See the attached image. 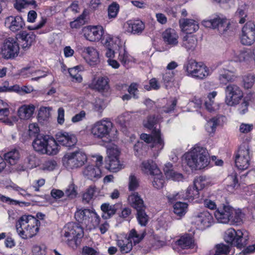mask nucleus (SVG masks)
I'll list each match as a JSON object with an SVG mask.
<instances>
[{"mask_svg": "<svg viewBox=\"0 0 255 255\" xmlns=\"http://www.w3.org/2000/svg\"><path fill=\"white\" fill-rule=\"evenodd\" d=\"M40 222L30 215H23L16 221L15 228L18 235L23 239H30L39 231Z\"/></svg>", "mask_w": 255, "mask_h": 255, "instance_id": "obj_1", "label": "nucleus"}, {"mask_svg": "<svg viewBox=\"0 0 255 255\" xmlns=\"http://www.w3.org/2000/svg\"><path fill=\"white\" fill-rule=\"evenodd\" d=\"M183 156L186 163L192 170L204 168L210 162L208 152L203 147H194Z\"/></svg>", "mask_w": 255, "mask_h": 255, "instance_id": "obj_2", "label": "nucleus"}, {"mask_svg": "<svg viewBox=\"0 0 255 255\" xmlns=\"http://www.w3.org/2000/svg\"><path fill=\"white\" fill-rule=\"evenodd\" d=\"M32 146L36 152L42 154L56 155L59 150V145L53 137L42 134L36 135Z\"/></svg>", "mask_w": 255, "mask_h": 255, "instance_id": "obj_3", "label": "nucleus"}, {"mask_svg": "<svg viewBox=\"0 0 255 255\" xmlns=\"http://www.w3.org/2000/svg\"><path fill=\"white\" fill-rule=\"evenodd\" d=\"M214 216L218 222L227 224H240L242 222V212L241 210H235L229 205L223 204L214 212Z\"/></svg>", "mask_w": 255, "mask_h": 255, "instance_id": "obj_4", "label": "nucleus"}, {"mask_svg": "<svg viewBox=\"0 0 255 255\" xmlns=\"http://www.w3.org/2000/svg\"><path fill=\"white\" fill-rule=\"evenodd\" d=\"M84 228L75 222H69L64 227L63 237L67 239L68 246L72 248H77L84 237Z\"/></svg>", "mask_w": 255, "mask_h": 255, "instance_id": "obj_5", "label": "nucleus"}, {"mask_svg": "<svg viewBox=\"0 0 255 255\" xmlns=\"http://www.w3.org/2000/svg\"><path fill=\"white\" fill-rule=\"evenodd\" d=\"M75 218L89 229H95L100 223L101 218L95 211L88 209H80L75 213Z\"/></svg>", "mask_w": 255, "mask_h": 255, "instance_id": "obj_6", "label": "nucleus"}, {"mask_svg": "<svg viewBox=\"0 0 255 255\" xmlns=\"http://www.w3.org/2000/svg\"><path fill=\"white\" fill-rule=\"evenodd\" d=\"M141 169L144 173L154 176L152 182L154 187L159 189L164 186V178L153 160L148 159L143 161L141 165Z\"/></svg>", "mask_w": 255, "mask_h": 255, "instance_id": "obj_7", "label": "nucleus"}, {"mask_svg": "<svg viewBox=\"0 0 255 255\" xmlns=\"http://www.w3.org/2000/svg\"><path fill=\"white\" fill-rule=\"evenodd\" d=\"M224 240L231 246L242 249L248 244L249 237L248 236H245L241 230H236L231 228L225 232Z\"/></svg>", "mask_w": 255, "mask_h": 255, "instance_id": "obj_8", "label": "nucleus"}, {"mask_svg": "<svg viewBox=\"0 0 255 255\" xmlns=\"http://www.w3.org/2000/svg\"><path fill=\"white\" fill-rule=\"evenodd\" d=\"M87 161V155L80 150L67 153L62 158L63 165L71 169L82 166Z\"/></svg>", "mask_w": 255, "mask_h": 255, "instance_id": "obj_9", "label": "nucleus"}, {"mask_svg": "<svg viewBox=\"0 0 255 255\" xmlns=\"http://www.w3.org/2000/svg\"><path fill=\"white\" fill-rule=\"evenodd\" d=\"M112 123L110 121L102 120L97 122L92 127L91 133L98 139L105 138L107 142H110L112 139L110 135L112 128Z\"/></svg>", "mask_w": 255, "mask_h": 255, "instance_id": "obj_10", "label": "nucleus"}, {"mask_svg": "<svg viewBox=\"0 0 255 255\" xmlns=\"http://www.w3.org/2000/svg\"><path fill=\"white\" fill-rule=\"evenodd\" d=\"M19 52V45L17 39L12 37L6 38L1 47L0 54L6 59H13Z\"/></svg>", "mask_w": 255, "mask_h": 255, "instance_id": "obj_11", "label": "nucleus"}, {"mask_svg": "<svg viewBox=\"0 0 255 255\" xmlns=\"http://www.w3.org/2000/svg\"><path fill=\"white\" fill-rule=\"evenodd\" d=\"M169 203H173L177 200H188L193 201L199 197V190L194 185L189 186L184 194L180 192L176 194H169L166 196Z\"/></svg>", "mask_w": 255, "mask_h": 255, "instance_id": "obj_12", "label": "nucleus"}, {"mask_svg": "<svg viewBox=\"0 0 255 255\" xmlns=\"http://www.w3.org/2000/svg\"><path fill=\"white\" fill-rule=\"evenodd\" d=\"M225 102L228 106H234L239 104L243 98V92L236 85L229 84L225 89Z\"/></svg>", "mask_w": 255, "mask_h": 255, "instance_id": "obj_13", "label": "nucleus"}, {"mask_svg": "<svg viewBox=\"0 0 255 255\" xmlns=\"http://www.w3.org/2000/svg\"><path fill=\"white\" fill-rule=\"evenodd\" d=\"M108 156L105 159V167L111 172H117L122 168L119 157L120 151L117 148H111L107 150Z\"/></svg>", "mask_w": 255, "mask_h": 255, "instance_id": "obj_14", "label": "nucleus"}, {"mask_svg": "<svg viewBox=\"0 0 255 255\" xmlns=\"http://www.w3.org/2000/svg\"><path fill=\"white\" fill-rule=\"evenodd\" d=\"M240 38L244 45L250 46L255 42V24L253 21H249L244 25Z\"/></svg>", "mask_w": 255, "mask_h": 255, "instance_id": "obj_15", "label": "nucleus"}, {"mask_svg": "<svg viewBox=\"0 0 255 255\" xmlns=\"http://www.w3.org/2000/svg\"><path fill=\"white\" fill-rule=\"evenodd\" d=\"M250 149L248 146L241 145L236 155L235 165L240 170L247 169L250 164Z\"/></svg>", "mask_w": 255, "mask_h": 255, "instance_id": "obj_16", "label": "nucleus"}, {"mask_svg": "<svg viewBox=\"0 0 255 255\" xmlns=\"http://www.w3.org/2000/svg\"><path fill=\"white\" fill-rule=\"evenodd\" d=\"M110 80L107 76H100L98 78H94L88 84V88L91 90L104 95L108 93L110 89Z\"/></svg>", "mask_w": 255, "mask_h": 255, "instance_id": "obj_17", "label": "nucleus"}, {"mask_svg": "<svg viewBox=\"0 0 255 255\" xmlns=\"http://www.w3.org/2000/svg\"><path fill=\"white\" fill-rule=\"evenodd\" d=\"M140 139L147 143H152V147L157 146L160 150L164 145L163 139L161 138L160 129H154L151 131V134L143 133L140 135Z\"/></svg>", "mask_w": 255, "mask_h": 255, "instance_id": "obj_18", "label": "nucleus"}, {"mask_svg": "<svg viewBox=\"0 0 255 255\" xmlns=\"http://www.w3.org/2000/svg\"><path fill=\"white\" fill-rule=\"evenodd\" d=\"M85 38L91 42H97L102 39L104 34V28L101 25H88L83 29Z\"/></svg>", "mask_w": 255, "mask_h": 255, "instance_id": "obj_19", "label": "nucleus"}, {"mask_svg": "<svg viewBox=\"0 0 255 255\" xmlns=\"http://www.w3.org/2000/svg\"><path fill=\"white\" fill-rule=\"evenodd\" d=\"M203 25L209 28L217 29L220 34H224L230 27V22L226 18L217 17L210 20H204Z\"/></svg>", "mask_w": 255, "mask_h": 255, "instance_id": "obj_20", "label": "nucleus"}, {"mask_svg": "<svg viewBox=\"0 0 255 255\" xmlns=\"http://www.w3.org/2000/svg\"><path fill=\"white\" fill-rule=\"evenodd\" d=\"M55 136L57 144L66 147H72L77 142V137L74 134L67 132H58Z\"/></svg>", "mask_w": 255, "mask_h": 255, "instance_id": "obj_21", "label": "nucleus"}, {"mask_svg": "<svg viewBox=\"0 0 255 255\" xmlns=\"http://www.w3.org/2000/svg\"><path fill=\"white\" fill-rule=\"evenodd\" d=\"M213 222L212 214L207 211L200 213L195 218V224L198 229L204 230L211 226Z\"/></svg>", "mask_w": 255, "mask_h": 255, "instance_id": "obj_22", "label": "nucleus"}, {"mask_svg": "<svg viewBox=\"0 0 255 255\" xmlns=\"http://www.w3.org/2000/svg\"><path fill=\"white\" fill-rule=\"evenodd\" d=\"M175 245L182 250L193 249L196 244L194 237L190 234L185 233L180 236L175 242Z\"/></svg>", "mask_w": 255, "mask_h": 255, "instance_id": "obj_23", "label": "nucleus"}, {"mask_svg": "<svg viewBox=\"0 0 255 255\" xmlns=\"http://www.w3.org/2000/svg\"><path fill=\"white\" fill-rule=\"evenodd\" d=\"M5 26L8 27L12 32H17L21 30L25 25L24 21L21 16H9L5 19Z\"/></svg>", "mask_w": 255, "mask_h": 255, "instance_id": "obj_24", "label": "nucleus"}, {"mask_svg": "<svg viewBox=\"0 0 255 255\" xmlns=\"http://www.w3.org/2000/svg\"><path fill=\"white\" fill-rule=\"evenodd\" d=\"M83 174L85 177L87 179L96 181L101 178L102 171L99 166L94 165H88L84 169Z\"/></svg>", "mask_w": 255, "mask_h": 255, "instance_id": "obj_25", "label": "nucleus"}, {"mask_svg": "<svg viewBox=\"0 0 255 255\" xmlns=\"http://www.w3.org/2000/svg\"><path fill=\"white\" fill-rule=\"evenodd\" d=\"M162 36L166 44L172 46H175L178 44V34L174 29L171 28L166 29L163 32Z\"/></svg>", "mask_w": 255, "mask_h": 255, "instance_id": "obj_26", "label": "nucleus"}, {"mask_svg": "<svg viewBox=\"0 0 255 255\" xmlns=\"http://www.w3.org/2000/svg\"><path fill=\"white\" fill-rule=\"evenodd\" d=\"M198 44V39L195 35L186 34L182 39L181 45L188 52L194 51Z\"/></svg>", "mask_w": 255, "mask_h": 255, "instance_id": "obj_27", "label": "nucleus"}, {"mask_svg": "<svg viewBox=\"0 0 255 255\" xmlns=\"http://www.w3.org/2000/svg\"><path fill=\"white\" fill-rule=\"evenodd\" d=\"M19 38L21 40L22 49L25 50L29 48L35 42L36 35L32 32L22 31L19 34Z\"/></svg>", "mask_w": 255, "mask_h": 255, "instance_id": "obj_28", "label": "nucleus"}, {"mask_svg": "<svg viewBox=\"0 0 255 255\" xmlns=\"http://www.w3.org/2000/svg\"><path fill=\"white\" fill-rule=\"evenodd\" d=\"M163 170L166 178L169 179L179 181L183 179L182 174L174 171L172 164L170 162L165 164Z\"/></svg>", "mask_w": 255, "mask_h": 255, "instance_id": "obj_29", "label": "nucleus"}, {"mask_svg": "<svg viewBox=\"0 0 255 255\" xmlns=\"http://www.w3.org/2000/svg\"><path fill=\"white\" fill-rule=\"evenodd\" d=\"M182 30L187 35L191 34L198 30L199 27L197 22L193 19H186L180 23Z\"/></svg>", "mask_w": 255, "mask_h": 255, "instance_id": "obj_30", "label": "nucleus"}, {"mask_svg": "<svg viewBox=\"0 0 255 255\" xmlns=\"http://www.w3.org/2000/svg\"><path fill=\"white\" fill-rule=\"evenodd\" d=\"M128 202L130 206L136 211L145 208L144 202L137 192H133L128 197Z\"/></svg>", "mask_w": 255, "mask_h": 255, "instance_id": "obj_31", "label": "nucleus"}, {"mask_svg": "<svg viewBox=\"0 0 255 255\" xmlns=\"http://www.w3.org/2000/svg\"><path fill=\"white\" fill-rule=\"evenodd\" d=\"M14 7L18 11H21L22 9L28 7L35 10L38 9L35 0H16L14 4Z\"/></svg>", "mask_w": 255, "mask_h": 255, "instance_id": "obj_32", "label": "nucleus"}, {"mask_svg": "<svg viewBox=\"0 0 255 255\" xmlns=\"http://www.w3.org/2000/svg\"><path fill=\"white\" fill-rule=\"evenodd\" d=\"M117 245L122 254L128 253L132 249V243L127 236L122 237L118 239L117 241Z\"/></svg>", "mask_w": 255, "mask_h": 255, "instance_id": "obj_33", "label": "nucleus"}, {"mask_svg": "<svg viewBox=\"0 0 255 255\" xmlns=\"http://www.w3.org/2000/svg\"><path fill=\"white\" fill-rule=\"evenodd\" d=\"M35 111V107L33 105H24L18 110V116L20 119L28 120L30 118Z\"/></svg>", "mask_w": 255, "mask_h": 255, "instance_id": "obj_34", "label": "nucleus"}, {"mask_svg": "<svg viewBox=\"0 0 255 255\" xmlns=\"http://www.w3.org/2000/svg\"><path fill=\"white\" fill-rule=\"evenodd\" d=\"M128 30L133 34H139L144 30V23L140 20L130 21L128 22Z\"/></svg>", "mask_w": 255, "mask_h": 255, "instance_id": "obj_35", "label": "nucleus"}, {"mask_svg": "<svg viewBox=\"0 0 255 255\" xmlns=\"http://www.w3.org/2000/svg\"><path fill=\"white\" fill-rule=\"evenodd\" d=\"M177 200L173 204V212L179 218L183 217L187 211L188 205L187 203L183 202Z\"/></svg>", "mask_w": 255, "mask_h": 255, "instance_id": "obj_36", "label": "nucleus"}, {"mask_svg": "<svg viewBox=\"0 0 255 255\" xmlns=\"http://www.w3.org/2000/svg\"><path fill=\"white\" fill-rule=\"evenodd\" d=\"M101 209L103 212L102 218L104 219L111 218L117 212L115 205H110L109 203H104L101 206Z\"/></svg>", "mask_w": 255, "mask_h": 255, "instance_id": "obj_37", "label": "nucleus"}, {"mask_svg": "<svg viewBox=\"0 0 255 255\" xmlns=\"http://www.w3.org/2000/svg\"><path fill=\"white\" fill-rule=\"evenodd\" d=\"M102 43L107 48L106 56L108 58L114 57L115 55L114 48L116 46V44L114 43L113 38L110 36L107 37L105 39L104 38L102 39Z\"/></svg>", "mask_w": 255, "mask_h": 255, "instance_id": "obj_38", "label": "nucleus"}, {"mask_svg": "<svg viewBox=\"0 0 255 255\" xmlns=\"http://www.w3.org/2000/svg\"><path fill=\"white\" fill-rule=\"evenodd\" d=\"M20 158L19 151L16 149H13L4 153V160L10 165H13L16 164Z\"/></svg>", "mask_w": 255, "mask_h": 255, "instance_id": "obj_39", "label": "nucleus"}, {"mask_svg": "<svg viewBox=\"0 0 255 255\" xmlns=\"http://www.w3.org/2000/svg\"><path fill=\"white\" fill-rule=\"evenodd\" d=\"M219 81L220 84L225 85L235 79L234 73L228 70H221L219 73Z\"/></svg>", "mask_w": 255, "mask_h": 255, "instance_id": "obj_40", "label": "nucleus"}, {"mask_svg": "<svg viewBox=\"0 0 255 255\" xmlns=\"http://www.w3.org/2000/svg\"><path fill=\"white\" fill-rule=\"evenodd\" d=\"M231 251V248L223 243L218 244L215 245L214 250L210 252L211 255H227Z\"/></svg>", "mask_w": 255, "mask_h": 255, "instance_id": "obj_41", "label": "nucleus"}, {"mask_svg": "<svg viewBox=\"0 0 255 255\" xmlns=\"http://www.w3.org/2000/svg\"><path fill=\"white\" fill-rule=\"evenodd\" d=\"M84 51L88 54L91 65H96L99 61V52L96 49L87 47L84 48Z\"/></svg>", "mask_w": 255, "mask_h": 255, "instance_id": "obj_42", "label": "nucleus"}, {"mask_svg": "<svg viewBox=\"0 0 255 255\" xmlns=\"http://www.w3.org/2000/svg\"><path fill=\"white\" fill-rule=\"evenodd\" d=\"M210 184L211 182L209 178H207L206 176L200 175L194 179L193 185L198 188L199 190H201Z\"/></svg>", "mask_w": 255, "mask_h": 255, "instance_id": "obj_43", "label": "nucleus"}, {"mask_svg": "<svg viewBox=\"0 0 255 255\" xmlns=\"http://www.w3.org/2000/svg\"><path fill=\"white\" fill-rule=\"evenodd\" d=\"M158 122V117L156 115L147 116L146 120L143 121V125L144 128L151 131L154 129H157L156 126Z\"/></svg>", "mask_w": 255, "mask_h": 255, "instance_id": "obj_44", "label": "nucleus"}, {"mask_svg": "<svg viewBox=\"0 0 255 255\" xmlns=\"http://www.w3.org/2000/svg\"><path fill=\"white\" fill-rule=\"evenodd\" d=\"M198 64L199 63L195 60L190 59L184 64L183 69L187 72V75L194 77Z\"/></svg>", "mask_w": 255, "mask_h": 255, "instance_id": "obj_45", "label": "nucleus"}, {"mask_svg": "<svg viewBox=\"0 0 255 255\" xmlns=\"http://www.w3.org/2000/svg\"><path fill=\"white\" fill-rule=\"evenodd\" d=\"M195 72L196 74L194 75V78L199 79H203L208 76L209 70L204 64L199 63Z\"/></svg>", "mask_w": 255, "mask_h": 255, "instance_id": "obj_46", "label": "nucleus"}, {"mask_svg": "<svg viewBox=\"0 0 255 255\" xmlns=\"http://www.w3.org/2000/svg\"><path fill=\"white\" fill-rule=\"evenodd\" d=\"M145 232H143L141 234H137L136 231L133 229L131 230L128 235H126L127 237L131 240L133 241L134 244L139 243L145 237Z\"/></svg>", "mask_w": 255, "mask_h": 255, "instance_id": "obj_47", "label": "nucleus"}, {"mask_svg": "<svg viewBox=\"0 0 255 255\" xmlns=\"http://www.w3.org/2000/svg\"><path fill=\"white\" fill-rule=\"evenodd\" d=\"M119 59L123 65L128 63L131 61V56L129 55L125 47L119 46Z\"/></svg>", "mask_w": 255, "mask_h": 255, "instance_id": "obj_48", "label": "nucleus"}, {"mask_svg": "<svg viewBox=\"0 0 255 255\" xmlns=\"http://www.w3.org/2000/svg\"><path fill=\"white\" fill-rule=\"evenodd\" d=\"M145 208H144L136 211V218L138 224L141 226H145L148 221V216L145 213Z\"/></svg>", "mask_w": 255, "mask_h": 255, "instance_id": "obj_49", "label": "nucleus"}, {"mask_svg": "<svg viewBox=\"0 0 255 255\" xmlns=\"http://www.w3.org/2000/svg\"><path fill=\"white\" fill-rule=\"evenodd\" d=\"M120 10V5L117 2H113L108 6V15L109 19L115 18Z\"/></svg>", "mask_w": 255, "mask_h": 255, "instance_id": "obj_50", "label": "nucleus"}, {"mask_svg": "<svg viewBox=\"0 0 255 255\" xmlns=\"http://www.w3.org/2000/svg\"><path fill=\"white\" fill-rule=\"evenodd\" d=\"M95 186H90L82 195V201L84 203H89L95 193Z\"/></svg>", "mask_w": 255, "mask_h": 255, "instance_id": "obj_51", "label": "nucleus"}, {"mask_svg": "<svg viewBox=\"0 0 255 255\" xmlns=\"http://www.w3.org/2000/svg\"><path fill=\"white\" fill-rule=\"evenodd\" d=\"M219 120L217 117H213L210 119L206 125V129L209 132L214 133L217 128V126L219 125Z\"/></svg>", "mask_w": 255, "mask_h": 255, "instance_id": "obj_52", "label": "nucleus"}, {"mask_svg": "<svg viewBox=\"0 0 255 255\" xmlns=\"http://www.w3.org/2000/svg\"><path fill=\"white\" fill-rule=\"evenodd\" d=\"M76 188L77 187L73 183L69 185L65 191V194L67 199H72L76 197L77 195Z\"/></svg>", "mask_w": 255, "mask_h": 255, "instance_id": "obj_53", "label": "nucleus"}, {"mask_svg": "<svg viewBox=\"0 0 255 255\" xmlns=\"http://www.w3.org/2000/svg\"><path fill=\"white\" fill-rule=\"evenodd\" d=\"M77 68L78 66L69 68L68 72L70 76L72 78L73 81L81 83L83 80V78L82 76L79 73V71L78 70Z\"/></svg>", "mask_w": 255, "mask_h": 255, "instance_id": "obj_54", "label": "nucleus"}, {"mask_svg": "<svg viewBox=\"0 0 255 255\" xmlns=\"http://www.w3.org/2000/svg\"><path fill=\"white\" fill-rule=\"evenodd\" d=\"M47 247L44 244L35 245L32 248L33 255H45Z\"/></svg>", "mask_w": 255, "mask_h": 255, "instance_id": "obj_55", "label": "nucleus"}, {"mask_svg": "<svg viewBox=\"0 0 255 255\" xmlns=\"http://www.w3.org/2000/svg\"><path fill=\"white\" fill-rule=\"evenodd\" d=\"M138 179L133 174H131L129 177L128 190L130 191H135L139 187Z\"/></svg>", "mask_w": 255, "mask_h": 255, "instance_id": "obj_56", "label": "nucleus"}, {"mask_svg": "<svg viewBox=\"0 0 255 255\" xmlns=\"http://www.w3.org/2000/svg\"><path fill=\"white\" fill-rule=\"evenodd\" d=\"M255 82V76L251 74L246 75L243 78L244 86L246 89L252 87Z\"/></svg>", "mask_w": 255, "mask_h": 255, "instance_id": "obj_57", "label": "nucleus"}, {"mask_svg": "<svg viewBox=\"0 0 255 255\" xmlns=\"http://www.w3.org/2000/svg\"><path fill=\"white\" fill-rule=\"evenodd\" d=\"M1 200L4 203H7L11 205H18L20 207H22L24 205L25 206L27 204L25 202H20L17 200H15L10 198L9 197H6L5 196H2L1 197Z\"/></svg>", "mask_w": 255, "mask_h": 255, "instance_id": "obj_58", "label": "nucleus"}, {"mask_svg": "<svg viewBox=\"0 0 255 255\" xmlns=\"http://www.w3.org/2000/svg\"><path fill=\"white\" fill-rule=\"evenodd\" d=\"M138 85L136 83H131L128 86V92L132 96V98L134 99H137L138 98Z\"/></svg>", "mask_w": 255, "mask_h": 255, "instance_id": "obj_59", "label": "nucleus"}, {"mask_svg": "<svg viewBox=\"0 0 255 255\" xmlns=\"http://www.w3.org/2000/svg\"><path fill=\"white\" fill-rule=\"evenodd\" d=\"M24 162L26 164L27 167L30 169L36 167L37 164V158L33 155L27 156L25 159Z\"/></svg>", "mask_w": 255, "mask_h": 255, "instance_id": "obj_60", "label": "nucleus"}, {"mask_svg": "<svg viewBox=\"0 0 255 255\" xmlns=\"http://www.w3.org/2000/svg\"><path fill=\"white\" fill-rule=\"evenodd\" d=\"M149 85H146L144 86V88L147 91L151 90H158L160 88V85L156 78H152L149 81Z\"/></svg>", "mask_w": 255, "mask_h": 255, "instance_id": "obj_61", "label": "nucleus"}, {"mask_svg": "<svg viewBox=\"0 0 255 255\" xmlns=\"http://www.w3.org/2000/svg\"><path fill=\"white\" fill-rule=\"evenodd\" d=\"M174 75L175 73L173 71L170 72L169 71H166L165 73L163 74L162 79L166 86H167V84L173 81Z\"/></svg>", "mask_w": 255, "mask_h": 255, "instance_id": "obj_62", "label": "nucleus"}, {"mask_svg": "<svg viewBox=\"0 0 255 255\" xmlns=\"http://www.w3.org/2000/svg\"><path fill=\"white\" fill-rule=\"evenodd\" d=\"M229 177L232 180V183L228 187H232L233 189H236L240 187V183L238 178V175L236 173H233Z\"/></svg>", "mask_w": 255, "mask_h": 255, "instance_id": "obj_63", "label": "nucleus"}, {"mask_svg": "<svg viewBox=\"0 0 255 255\" xmlns=\"http://www.w3.org/2000/svg\"><path fill=\"white\" fill-rule=\"evenodd\" d=\"M236 15L240 18V19L239 20V22L240 23L243 24L246 22V18L248 15L244 9L241 8H238L236 12Z\"/></svg>", "mask_w": 255, "mask_h": 255, "instance_id": "obj_64", "label": "nucleus"}]
</instances>
